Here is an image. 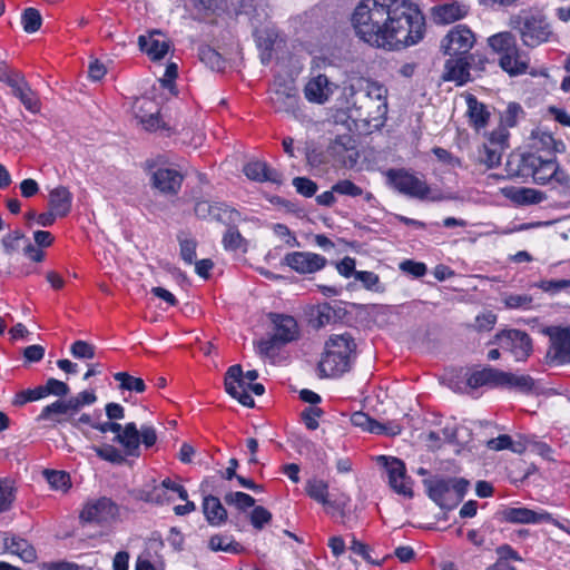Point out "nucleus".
Wrapping results in <instances>:
<instances>
[{
	"mask_svg": "<svg viewBox=\"0 0 570 570\" xmlns=\"http://www.w3.org/2000/svg\"><path fill=\"white\" fill-rule=\"evenodd\" d=\"M529 62L528 53L521 51L519 47L503 57H499V66L510 76L525 73L529 68Z\"/></svg>",
	"mask_w": 570,
	"mask_h": 570,
	"instance_id": "nucleus-27",
	"label": "nucleus"
},
{
	"mask_svg": "<svg viewBox=\"0 0 570 570\" xmlns=\"http://www.w3.org/2000/svg\"><path fill=\"white\" fill-rule=\"evenodd\" d=\"M507 196L517 205H535L546 199L544 193L528 187L512 188L507 193Z\"/></svg>",
	"mask_w": 570,
	"mask_h": 570,
	"instance_id": "nucleus-31",
	"label": "nucleus"
},
{
	"mask_svg": "<svg viewBox=\"0 0 570 570\" xmlns=\"http://www.w3.org/2000/svg\"><path fill=\"white\" fill-rule=\"evenodd\" d=\"M535 286L550 295L570 291V279H542Z\"/></svg>",
	"mask_w": 570,
	"mask_h": 570,
	"instance_id": "nucleus-43",
	"label": "nucleus"
},
{
	"mask_svg": "<svg viewBox=\"0 0 570 570\" xmlns=\"http://www.w3.org/2000/svg\"><path fill=\"white\" fill-rule=\"evenodd\" d=\"M248 381L244 377L240 365L230 366L225 375V390L240 404L247 407L255 405L254 399L248 393Z\"/></svg>",
	"mask_w": 570,
	"mask_h": 570,
	"instance_id": "nucleus-13",
	"label": "nucleus"
},
{
	"mask_svg": "<svg viewBox=\"0 0 570 570\" xmlns=\"http://www.w3.org/2000/svg\"><path fill=\"white\" fill-rule=\"evenodd\" d=\"M9 553L18 556L24 562H33L37 559L33 546L26 539L11 532L9 535Z\"/></svg>",
	"mask_w": 570,
	"mask_h": 570,
	"instance_id": "nucleus-32",
	"label": "nucleus"
},
{
	"mask_svg": "<svg viewBox=\"0 0 570 570\" xmlns=\"http://www.w3.org/2000/svg\"><path fill=\"white\" fill-rule=\"evenodd\" d=\"M379 461L383 462L386 468L390 487L396 493L412 498L413 491L411 488V479L406 475L404 462L397 458L384 455L379 456Z\"/></svg>",
	"mask_w": 570,
	"mask_h": 570,
	"instance_id": "nucleus-12",
	"label": "nucleus"
},
{
	"mask_svg": "<svg viewBox=\"0 0 570 570\" xmlns=\"http://www.w3.org/2000/svg\"><path fill=\"white\" fill-rule=\"evenodd\" d=\"M224 500L229 505H235L239 510H246L255 505V499L244 492H229L224 497Z\"/></svg>",
	"mask_w": 570,
	"mask_h": 570,
	"instance_id": "nucleus-44",
	"label": "nucleus"
},
{
	"mask_svg": "<svg viewBox=\"0 0 570 570\" xmlns=\"http://www.w3.org/2000/svg\"><path fill=\"white\" fill-rule=\"evenodd\" d=\"M140 122L146 130L156 131L158 129L169 130L159 117V112H150L149 115L139 116Z\"/></svg>",
	"mask_w": 570,
	"mask_h": 570,
	"instance_id": "nucleus-60",
	"label": "nucleus"
},
{
	"mask_svg": "<svg viewBox=\"0 0 570 570\" xmlns=\"http://www.w3.org/2000/svg\"><path fill=\"white\" fill-rule=\"evenodd\" d=\"M145 170L149 176L153 189L166 197H175L181 189L185 176L179 170L159 165L155 159L145 163Z\"/></svg>",
	"mask_w": 570,
	"mask_h": 570,
	"instance_id": "nucleus-8",
	"label": "nucleus"
},
{
	"mask_svg": "<svg viewBox=\"0 0 570 570\" xmlns=\"http://www.w3.org/2000/svg\"><path fill=\"white\" fill-rule=\"evenodd\" d=\"M355 278L360 281L366 289L379 291L380 277L373 272H356Z\"/></svg>",
	"mask_w": 570,
	"mask_h": 570,
	"instance_id": "nucleus-64",
	"label": "nucleus"
},
{
	"mask_svg": "<svg viewBox=\"0 0 570 570\" xmlns=\"http://www.w3.org/2000/svg\"><path fill=\"white\" fill-rule=\"evenodd\" d=\"M468 12L469 6L456 0L439 3L431 9L434 22L440 24H449L461 20Z\"/></svg>",
	"mask_w": 570,
	"mask_h": 570,
	"instance_id": "nucleus-18",
	"label": "nucleus"
},
{
	"mask_svg": "<svg viewBox=\"0 0 570 570\" xmlns=\"http://www.w3.org/2000/svg\"><path fill=\"white\" fill-rule=\"evenodd\" d=\"M272 520V513L264 507H255L250 514V522L254 528L261 530Z\"/></svg>",
	"mask_w": 570,
	"mask_h": 570,
	"instance_id": "nucleus-61",
	"label": "nucleus"
},
{
	"mask_svg": "<svg viewBox=\"0 0 570 570\" xmlns=\"http://www.w3.org/2000/svg\"><path fill=\"white\" fill-rule=\"evenodd\" d=\"M96 400L97 396L94 391H82L67 401L73 414H76L82 406L94 404Z\"/></svg>",
	"mask_w": 570,
	"mask_h": 570,
	"instance_id": "nucleus-48",
	"label": "nucleus"
},
{
	"mask_svg": "<svg viewBox=\"0 0 570 570\" xmlns=\"http://www.w3.org/2000/svg\"><path fill=\"white\" fill-rule=\"evenodd\" d=\"M301 275L314 274L322 271L326 264V257L313 252H291L281 262Z\"/></svg>",
	"mask_w": 570,
	"mask_h": 570,
	"instance_id": "nucleus-10",
	"label": "nucleus"
},
{
	"mask_svg": "<svg viewBox=\"0 0 570 570\" xmlns=\"http://www.w3.org/2000/svg\"><path fill=\"white\" fill-rule=\"evenodd\" d=\"M73 412L67 400H57L45 406L38 420H50L55 423L70 422Z\"/></svg>",
	"mask_w": 570,
	"mask_h": 570,
	"instance_id": "nucleus-28",
	"label": "nucleus"
},
{
	"mask_svg": "<svg viewBox=\"0 0 570 570\" xmlns=\"http://www.w3.org/2000/svg\"><path fill=\"white\" fill-rule=\"evenodd\" d=\"M138 45L151 60H160L168 52L170 43L160 31L154 30L147 36H139Z\"/></svg>",
	"mask_w": 570,
	"mask_h": 570,
	"instance_id": "nucleus-22",
	"label": "nucleus"
},
{
	"mask_svg": "<svg viewBox=\"0 0 570 570\" xmlns=\"http://www.w3.org/2000/svg\"><path fill=\"white\" fill-rule=\"evenodd\" d=\"M47 481L56 490H65L70 485V476L63 471H46Z\"/></svg>",
	"mask_w": 570,
	"mask_h": 570,
	"instance_id": "nucleus-50",
	"label": "nucleus"
},
{
	"mask_svg": "<svg viewBox=\"0 0 570 570\" xmlns=\"http://www.w3.org/2000/svg\"><path fill=\"white\" fill-rule=\"evenodd\" d=\"M489 47L500 57L513 51L518 46L515 36L510 31H502L488 39Z\"/></svg>",
	"mask_w": 570,
	"mask_h": 570,
	"instance_id": "nucleus-33",
	"label": "nucleus"
},
{
	"mask_svg": "<svg viewBox=\"0 0 570 570\" xmlns=\"http://www.w3.org/2000/svg\"><path fill=\"white\" fill-rule=\"evenodd\" d=\"M118 505L109 498L102 497L88 501L80 512V519L88 523H108L117 518Z\"/></svg>",
	"mask_w": 570,
	"mask_h": 570,
	"instance_id": "nucleus-11",
	"label": "nucleus"
},
{
	"mask_svg": "<svg viewBox=\"0 0 570 570\" xmlns=\"http://www.w3.org/2000/svg\"><path fill=\"white\" fill-rule=\"evenodd\" d=\"M24 108L33 114H37L40 110V104L35 92L31 90L30 86L27 85L26 88L19 90L18 94L14 95Z\"/></svg>",
	"mask_w": 570,
	"mask_h": 570,
	"instance_id": "nucleus-46",
	"label": "nucleus"
},
{
	"mask_svg": "<svg viewBox=\"0 0 570 570\" xmlns=\"http://www.w3.org/2000/svg\"><path fill=\"white\" fill-rule=\"evenodd\" d=\"M71 354L77 358H94L95 347L86 341H76L71 345Z\"/></svg>",
	"mask_w": 570,
	"mask_h": 570,
	"instance_id": "nucleus-63",
	"label": "nucleus"
},
{
	"mask_svg": "<svg viewBox=\"0 0 570 570\" xmlns=\"http://www.w3.org/2000/svg\"><path fill=\"white\" fill-rule=\"evenodd\" d=\"M222 244L226 250L246 253L248 242L242 236L237 229V225L227 227L223 235Z\"/></svg>",
	"mask_w": 570,
	"mask_h": 570,
	"instance_id": "nucleus-36",
	"label": "nucleus"
},
{
	"mask_svg": "<svg viewBox=\"0 0 570 570\" xmlns=\"http://www.w3.org/2000/svg\"><path fill=\"white\" fill-rule=\"evenodd\" d=\"M333 190L340 195L358 197L363 195V189L348 179L338 180L333 185Z\"/></svg>",
	"mask_w": 570,
	"mask_h": 570,
	"instance_id": "nucleus-52",
	"label": "nucleus"
},
{
	"mask_svg": "<svg viewBox=\"0 0 570 570\" xmlns=\"http://www.w3.org/2000/svg\"><path fill=\"white\" fill-rule=\"evenodd\" d=\"M428 495L442 509H452L462 501L469 487L465 479L434 476L423 481Z\"/></svg>",
	"mask_w": 570,
	"mask_h": 570,
	"instance_id": "nucleus-7",
	"label": "nucleus"
},
{
	"mask_svg": "<svg viewBox=\"0 0 570 570\" xmlns=\"http://www.w3.org/2000/svg\"><path fill=\"white\" fill-rule=\"evenodd\" d=\"M24 238V234L17 229L2 238V245L7 254H12L20 248V242Z\"/></svg>",
	"mask_w": 570,
	"mask_h": 570,
	"instance_id": "nucleus-58",
	"label": "nucleus"
},
{
	"mask_svg": "<svg viewBox=\"0 0 570 570\" xmlns=\"http://www.w3.org/2000/svg\"><path fill=\"white\" fill-rule=\"evenodd\" d=\"M72 195L65 186L52 189L49 194V207L59 217H65L71 209Z\"/></svg>",
	"mask_w": 570,
	"mask_h": 570,
	"instance_id": "nucleus-29",
	"label": "nucleus"
},
{
	"mask_svg": "<svg viewBox=\"0 0 570 570\" xmlns=\"http://www.w3.org/2000/svg\"><path fill=\"white\" fill-rule=\"evenodd\" d=\"M203 509L206 517V520L212 525H220L227 519V511L223 507L222 502L218 498L214 495H208L204 498Z\"/></svg>",
	"mask_w": 570,
	"mask_h": 570,
	"instance_id": "nucleus-30",
	"label": "nucleus"
},
{
	"mask_svg": "<svg viewBox=\"0 0 570 570\" xmlns=\"http://www.w3.org/2000/svg\"><path fill=\"white\" fill-rule=\"evenodd\" d=\"M114 441L121 445L125 455L134 458L140 455V434L136 423H127Z\"/></svg>",
	"mask_w": 570,
	"mask_h": 570,
	"instance_id": "nucleus-24",
	"label": "nucleus"
},
{
	"mask_svg": "<svg viewBox=\"0 0 570 570\" xmlns=\"http://www.w3.org/2000/svg\"><path fill=\"white\" fill-rule=\"evenodd\" d=\"M272 321L274 324L273 336L279 342L281 345H285L298 340L299 327L293 316L275 314Z\"/></svg>",
	"mask_w": 570,
	"mask_h": 570,
	"instance_id": "nucleus-23",
	"label": "nucleus"
},
{
	"mask_svg": "<svg viewBox=\"0 0 570 570\" xmlns=\"http://www.w3.org/2000/svg\"><path fill=\"white\" fill-rule=\"evenodd\" d=\"M389 184L400 194L420 200L441 202L445 197L440 191H433L422 176L404 168L389 169Z\"/></svg>",
	"mask_w": 570,
	"mask_h": 570,
	"instance_id": "nucleus-6",
	"label": "nucleus"
},
{
	"mask_svg": "<svg viewBox=\"0 0 570 570\" xmlns=\"http://www.w3.org/2000/svg\"><path fill=\"white\" fill-rule=\"evenodd\" d=\"M346 101L355 117L375 127L387 116V88L367 78H355L344 89Z\"/></svg>",
	"mask_w": 570,
	"mask_h": 570,
	"instance_id": "nucleus-2",
	"label": "nucleus"
},
{
	"mask_svg": "<svg viewBox=\"0 0 570 570\" xmlns=\"http://www.w3.org/2000/svg\"><path fill=\"white\" fill-rule=\"evenodd\" d=\"M179 246L180 257L184 259L185 263L193 264L196 258V240L191 238L179 239Z\"/></svg>",
	"mask_w": 570,
	"mask_h": 570,
	"instance_id": "nucleus-59",
	"label": "nucleus"
},
{
	"mask_svg": "<svg viewBox=\"0 0 570 570\" xmlns=\"http://www.w3.org/2000/svg\"><path fill=\"white\" fill-rule=\"evenodd\" d=\"M45 390V396L52 394L56 396H66L69 393V386L59 380L56 379H49L46 383V385H42Z\"/></svg>",
	"mask_w": 570,
	"mask_h": 570,
	"instance_id": "nucleus-62",
	"label": "nucleus"
},
{
	"mask_svg": "<svg viewBox=\"0 0 570 570\" xmlns=\"http://www.w3.org/2000/svg\"><path fill=\"white\" fill-rule=\"evenodd\" d=\"M92 450L101 460L110 463L122 464L126 461L127 455H125L124 451L118 450L114 445L105 444L102 446H92Z\"/></svg>",
	"mask_w": 570,
	"mask_h": 570,
	"instance_id": "nucleus-40",
	"label": "nucleus"
},
{
	"mask_svg": "<svg viewBox=\"0 0 570 570\" xmlns=\"http://www.w3.org/2000/svg\"><path fill=\"white\" fill-rule=\"evenodd\" d=\"M504 377V371L485 366L472 372L466 379V385L471 389H479L482 386L502 389Z\"/></svg>",
	"mask_w": 570,
	"mask_h": 570,
	"instance_id": "nucleus-20",
	"label": "nucleus"
},
{
	"mask_svg": "<svg viewBox=\"0 0 570 570\" xmlns=\"http://www.w3.org/2000/svg\"><path fill=\"white\" fill-rule=\"evenodd\" d=\"M351 21L358 39L389 51L414 46L425 33V17L412 0H362Z\"/></svg>",
	"mask_w": 570,
	"mask_h": 570,
	"instance_id": "nucleus-1",
	"label": "nucleus"
},
{
	"mask_svg": "<svg viewBox=\"0 0 570 570\" xmlns=\"http://www.w3.org/2000/svg\"><path fill=\"white\" fill-rule=\"evenodd\" d=\"M464 98L468 107V122L476 132H480L488 127L491 119V111L489 107L479 101L474 95L466 94Z\"/></svg>",
	"mask_w": 570,
	"mask_h": 570,
	"instance_id": "nucleus-19",
	"label": "nucleus"
},
{
	"mask_svg": "<svg viewBox=\"0 0 570 570\" xmlns=\"http://www.w3.org/2000/svg\"><path fill=\"white\" fill-rule=\"evenodd\" d=\"M279 342L274 336L261 340L256 344L257 353L264 358H274L279 347Z\"/></svg>",
	"mask_w": 570,
	"mask_h": 570,
	"instance_id": "nucleus-51",
	"label": "nucleus"
},
{
	"mask_svg": "<svg viewBox=\"0 0 570 570\" xmlns=\"http://www.w3.org/2000/svg\"><path fill=\"white\" fill-rule=\"evenodd\" d=\"M509 131L505 126L500 125L497 129L490 132L488 144L504 151L508 147Z\"/></svg>",
	"mask_w": 570,
	"mask_h": 570,
	"instance_id": "nucleus-49",
	"label": "nucleus"
},
{
	"mask_svg": "<svg viewBox=\"0 0 570 570\" xmlns=\"http://www.w3.org/2000/svg\"><path fill=\"white\" fill-rule=\"evenodd\" d=\"M269 101L275 111L294 114L298 106L299 96L293 83L278 82L271 90Z\"/></svg>",
	"mask_w": 570,
	"mask_h": 570,
	"instance_id": "nucleus-14",
	"label": "nucleus"
},
{
	"mask_svg": "<svg viewBox=\"0 0 570 570\" xmlns=\"http://www.w3.org/2000/svg\"><path fill=\"white\" fill-rule=\"evenodd\" d=\"M356 343L350 333L333 334L325 342L318 363L321 376L335 377L350 371L355 357Z\"/></svg>",
	"mask_w": 570,
	"mask_h": 570,
	"instance_id": "nucleus-4",
	"label": "nucleus"
},
{
	"mask_svg": "<svg viewBox=\"0 0 570 570\" xmlns=\"http://www.w3.org/2000/svg\"><path fill=\"white\" fill-rule=\"evenodd\" d=\"M334 92V85L325 75L311 78L304 87L305 98L309 102L324 104Z\"/></svg>",
	"mask_w": 570,
	"mask_h": 570,
	"instance_id": "nucleus-21",
	"label": "nucleus"
},
{
	"mask_svg": "<svg viewBox=\"0 0 570 570\" xmlns=\"http://www.w3.org/2000/svg\"><path fill=\"white\" fill-rule=\"evenodd\" d=\"M323 413L321 407L308 406L302 412V420L308 430L314 431L318 428V419Z\"/></svg>",
	"mask_w": 570,
	"mask_h": 570,
	"instance_id": "nucleus-53",
	"label": "nucleus"
},
{
	"mask_svg": "<svg viewBox=\"0 0 570 570\" xmlns=\"http://www.w3.org/2000/svg\"><path fill=\"white\" fill-rule=\"evenodd\" d=\"M305 491L311 499L322 504H330L328 485L325 481L311 479L306 482Z\"/></svg>",
	"mask_w": 570,
	"mask_h": 570,
	"instance_id": "nucleus-38",
	"label": "nucleus"
},
{
	"mask_svg": "<svg viewBox=\"0 0 570 570\" xmlns=\"http://www.w3.org/2000/svg\"><path fill=\"white\" fill-rule=\"evenodd\" d=\"M474 42V33L466 26L458 24L443 38L441 48L450 57L471 56L469 52Z\"/></svg>",
	"mask_w": 570,
	"mask_h": 570,
	"instance_id": "nucleus-9",
	"label": "nucleus"
},
{
	"mask_svg": "<svg viewBox=\"0 0 570 570\" xmlns=\"http://www.w3.org/2000/svg\"><path fill=\"white\" fill-rule=\"evenodd\" d=\"M510 26L517 30L524 46L534 48L552 37V30L541 13L522 11L510 19Z\"/></svg>",
	"mask_w": 570,
	"mask_h": 570,
	"instance_id": "nucleus-5",
	"label": "nucleus"
},
{
	"mask_svg": "<svg viewBox=\"0 0 570 570\" xmlns=\"http://www.w3.org/2000/svg\"><path fill=\"white\" fill-rule=\"evenodd\" d=\"M502 520L517 524H538L553 521L550 513L546 511H534L524 507H509L501 512Z\"/></svg>",
	"mask_w": 570,
	"mask_h": 570,
	"instance_id": "nucleus-17",
	"label": "nucleus"
},
{
	"mask_svg": "<svg viewBox=\"0 0 570 570\" xmlns=\"http://www.w3.org/2000/svg\"><path fill=\"white\" fill-rule=\"evenodd\" d=\"M115 380L120 383V389L142 393L146 384L142 379L129 375L126 372H118L114 375Z\"/></svg>",
	"mask_w": 570,
	"mask_h": 570,
	"instance_id": "nucleus-42",
	"label": "nucleus"
},
{
	"mask_svg": "<svg viewBox=\"0 0 570 570\" xmlns=\"http://www.w3.org/2000/svg\"><path fill=\"white\" fill-rule=\"evenodd\" d=\"M293 185L296 191L305 197H312L317 191L316 183L306 177H295Z\"/></svg>",
	"mask_w": 570,
	"mask_h": 570,
	"instance_id": "nucleus-54",
	"label": "nucleus"
},
{
	"mask_svg": "<svg viewBox=\"0 0 570 570\" xmlns=\"http://www.w3.org/2000/svg\"><path fill=\"white\" fill-rule=\"evenodd\" d=\"M549 354L560 363H570V327L557 330L550 336Z\"/></svg>",
	"mask_w": 570,
	"mask_h": 570,
	"instance_id": "nucleus-25",
	"label": "nucleus"
},
{
	"mask_svg": "<svg viewBox=\"0 0 570 570\" xmlns=\"http://www.w3.org/2000/svg\"><path fill=\"white\" fill-rule=\"evenodd\" d=\"M488 448L494 451H500L504 449H511L513 452H521V448L514 446V443L508 434L499 435L498 438L491 439L488 441Z\"/></svg>",
	"mask_w": 570,
	"mask_h": 570,
	"instance_id": "nucleus-56",
	"label": "nucleus"
},
{
	"mask_svg": "<svg viewBox=\"0 0 570 570\" xmlns=\"http://www.w3.org/2000/svg\"><path fill=\"white\" fill-rule=\"evenodd\" d=\"M199 57L200 60L208 65L212 69H219L223 65L220 55L209 47H202L199 49Z\"/></svg>",
	"mask_w": 570,
	"mask_h": 570,
	"instance_id": "nucleus-55",
	"label": "nucleus"
},
{
	"mask_svg": "<svg viewBox=\"0 0 570 570\" xmlns=\"http://www.w3.org/2000/svg\"><path fill=\"white\" fill-rule=\"evenodd\" d=\"M14 500L13 488L9 480L0 479V513L8 511Z\"/></svg>",
	"mask_w": 570,
	"mask_h": 570,
	"instance_id": "nucleus-47",
	"label": "nucleus"
},
{
	"mask_svg": "<svg viewBox=\"0 0 570 570\" xmlns=\"http://www.w3.org/2000/svg\"><path fill=\"white\" fill-rule=\"evenodd\" d=\"M523 112L521 106L517 102H511L508 105L504 114L502 115L501 121L502 126L514 127L517 125L519 116Z\"/></svg>",
	"mask_w": 570,
	"mask_h": 570,
	"instance_id": "nucleus-57",
	"label": "nucleus"
},
{
	"mask_svg": "<svg viewBox=\"0 0 570 570\" xmlns=\"http://www.w3.org/2000/svg\"><path fill=\"white\" fill-rule=\"evenodd\" d=\"M500 346L511 352L517 361H524L532 351L530 336L520 330H509L499 336Z\"/></svg>",
	"mask_w": 570,
	"mask_h": 570,
	"instance_id": "nucleus-15",
	"label": "nucleus"
},
{
	"mask_svg": "<svg viewBox=\"0 0 570 570\" xmlns=\"http://www.w3.org/2000/svg\"><path fill=\"white\" fill-rule=\"evenodd\" d=\"M472 56H454L445 61L442 79L444 81L455 82L456 86H463L471 81L470 67Z\"/></svg>",
	"mask_w": 570,
	"mask_h": 570,
	"instance_id": "nucleus-16",
	"label": "nucleus"
},
{
	"mask_svg": "<svg viewBox=\"0 0 570 570\" xmlns=\"http://www.w3.org/2000/svg\"><path fill=\"white\" fill-rule=\"evenodd\" d=\"M507 173L511 177L532 178L534 183L546 185L554 180L561 186L570 183L568 174L560 169L554 157L544 159L534 153L511 155L507 161Z\"/></svg>",
	"mask_w": 570,
	"mask_h": 570,
	"instance_id": "nucleus-3",
	"label": "nucleus"
},
{
	"mask_svg": "<svg viewBox=\"0 0 570 570\" xmlns=\"http://www.w3.org/2000/svg\"><path fill=\"white\" fill-rule=\"evenodd\" d=\"M226 227L237 225L242 222V215L235 208L229 207L225 203H215L214 210L212 212V218Z\"/></svg>",
	"mask_w": 570,
	"mask_h": 570,
	"instance_id": "nucleus-34",
	"label": "nucleus"
},
{
	"mask_svg": "<svg viewBox=\"0 0 570 570\" xmlns=\"http://www.w3.org/2000/svg\"><path fill=\"white\" fill-rule=\"evenodd\" d=\"M45 397L43 386H37L35 389L23 390L16 394L13 399V405L21 406L28 402L38 401Z\"/></svg>",
	"mask_w": 570,
	"mask_h": 570,
	"instance_id": "nucleus-45",
	"label": "nucleus"
},
{
	"mask_svg": "<svg viewBox=\"0 0 570 570\" xmlns=\"http://www.w3.org/2000/svg\"><path fill=\"white\" fill-rule=\"evenodd\" d=\"M503 151L494 146L484 142L478 153V161L484 165L488 169L498 167L501 164Z\"/></svg>",
	"mask_w": 570,
	"mask_h": 570,
	"instance_id": "nucleus-37",
	"label": "nucleus"
},
{
	"mask_svg": "<svg viewBox=\"0 0 570 570\" xmlns=\"http://www.w3.org/2000/svg\"><path fill=\"white\" fill-rule=\"evenodd\" d=\"M244 174L250 180L256 181H271L274 184H282L283 176L276 169L271 168L265 161H250L245 165Z\"/></svg>",
	"mask_w": 570,
	"mask_h": 570,
	"instance_id": "nucleus-26",
	"label": "nucleus"
},
{
	"mask_svg": "<svg viewBox=\"0 0 570 570\" xmlns=\"http://www.w3.org/2000/svg\"><path fill=\"white\" fill-rule=\"evenodd\" d=\"M504 376L502 389H513L521 393H531L535 389V381L530 375L504 372Z\"/></svg>",
	"mask_w": 570,
	"mask_h": 570,
	"instance_id": "nucleus-35",
	"label": "nucleus"
},
{
	"mask_svg": "<svg viewBox=\"0 0 570 570\" xmlns=\"http://www.w3.org/2000/svg\"><path fill=\"white\" fill-rule=\"evenodd\" d=\"M21 23L27 33L38 31L42 24V17L39 10L31 7L24 9L21 16Z\"/></svg>",
	"mask_w": 570,
	"mask_h": 570,
	"instance_id": "nucleus-41",
	"label": "nucleus"
},
{
	"mask_svg": "<svg viewBox=\"0 0 570 570\" xmlns=\"http://www.w3.org/2000/svg\"><path fill=\"white\" fill-rule=\"evenodd\" d=\"M209 549L213 551H224L230 553H239L242 551V547L238 542H235L232 537L215 534L209 539Z\"/></svg>",
	"mask_w": 570,
	"mask_h": 570,
	"instance_id": "nucleus-39",
	"label": "nucleus"
}]
</instances>
